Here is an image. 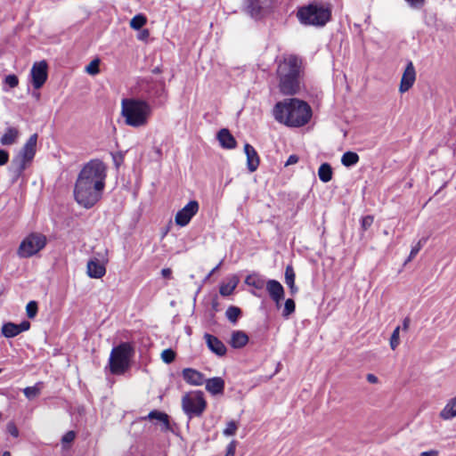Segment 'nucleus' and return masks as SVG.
I'll return each instance as SVG.
<instances>
[{
  "label": "nucleus",
  "instance_id": "nucleus-50",
  "mask_svg": "<svg viewBox=\"0 0 456 456\" xmlns=\"http://www.w3.org/2000/svg\"><path fill=\"white\" fill-rule=\"evenodd\" d=\"M150 37V31L148 29H142L137 36L139 40H146Z\"/></svg>",
  "mask_w": 456,
  "mask_h": 456
},
{
  "label": "nucleus",
  "instance_id": "nucleus-48",
  "mask_svg": "<svg viewBox=\"0 0 456 456\" xmlns=\"http://www.w3.org/2000/svg\"><path fill=\"white\" fill-rule=\"evenodd\" d=\"M9 161V153L5 150L0 149V167L4 166Z\"/></svg>",
  "mask_w": 456,
  "mask_h": 456
},
{
  "label": "nucleus",
  "instance_id": "nucleus-2",
  "mask_svg": "<svg viewBox=\"0 0 456 456\" xmlns=\"http://www.w3.org/2000/svg\"><path fill=\"white\" fill-rule=\"evenodd\" d=\"M276 121L291 127H300L309 122L312 109L308 103L297 98L279 102L273 108Z\"/></svg>",
  "mask_w": 456,
  "mask_h": 456
},
{
  "label": "nucleus",
  "instance_id": "nucleus-32",
  "mask_svg": "<svg viewBox=\"0 0 456 456\" xmlns=\"http://www.w3.org/2000/svg\"><path fill=\"white\" fill-rule=\"evenodd\" d=\"M238 282V279L236 277H232L227 283L220 286V294L224 297L232 295L237 287Z\"/></svg>",
  "mask_w": 456,
  "mask_h": 456
},
{
  "label": "nucleus",
  "instance_id": "nucleus-24",
  "mask_svg": "<svg viewBox=\"0 0 456 456\" xmlns=\"http://www.w3.org/2000/svg\"><path fill=\"white\" fill-rule=\"evenodd\" d=\"M248 342V335L242 330H234L232 333L229 344L233 348H241Z\"/></svg>",
  "mask_w": 456,
  "mask_h": 456
},
{
  "label": "nucleus",
  "instance_id": "nucleus-21",
  "mask_svg": "<svg viewBox=\"0 0 456 456\" xmlns=\"http://www.w3.org/2000/svg\"><path fill=\"white\" fill-rule=\"evenodd\" d=\"M20 135V130L14 126L5 128L4 134L0 137V143L3 146H10L15 144Z\"/></svg>",
  "mask_w": 456,
  "mask_h": 456
},
{
  "label": "nucleus",
  "instance_id": "nucleus-55",
  "mask_svg": "<svg viewBox=\"0 0 456 456\" xmlns=\"http://www.w3.org/2000/svg\"><path fill=\"white\" fill-rule=\"evenodd\" d=\"M222 264H223V260H222V261H220V263H219L216 267H214V268L212 269V271H211V272H210V273H209V276H210V275H212L215 272H216V271L220 268V266L222 265Z\"/></svg>",
  "mask_w": 456,
  "mask_h": 456
},
{
  "label": "nucleus",
  "instance_id": "nucleus-27",
  "mask_svg": "<svg viewBox=\"0 0 456 456\" xmlns=\"http://www.w3.org/2000/svg\"><path fill=\"white\" fill-rule=\"evenodd\" d=\"M332 168L330 164L322 163L318 169V176L323 183H328L332 179Z\"/></svg>",
  "mask_w": 456,
  "mask_h": 456
},
{
  "label": "nucleus",
  "instance_id": "nucleus-39",
  "mask_svg": "<svg viewBox=\"0 0 456 456\" xmlns=\"http://www.w3.org/2000/svg\"><path fill=\"white\" fill-rule=\"evenodd\" d=\"M175 358V353L170 348L165 349L161 353V359L166 363H171L174 362Z\"/></svg>",
  "mask_w": 456,
  "mask_h": 456
},
{
  "label": "nucleus",
  "instance_id": "nucleus-57",
  "mask_svg": "<svg viewBox=\"0 0 456 456\" xmlns=\"http://www.w3.org/2000/svg\"><path fill=\"white\" fill-rule=\"evenodd\" d=\"M153 72H154V73H159V68L154 69H153Z\"/></svg>",
  "mask_w": 456,
  "mask_h": 456
},
{
  "label": "nucleus",
  "instance_id": "nucleus-16",
  "mask_svg": "<svg viewBox=\"0 0 456 456\" xmlns=\"http://www.w3.org/2000/svg\"><path fill=\"white\" fill-rule=\"evenodd\" d=\"M205 341L209 350L218 356H224L226 354L225 345L216 337L206 333L204 335Z\"/></svg>",
  "mask_w": 456,
  "mask_h": 456
},
{
  "label": "nucleus",
  "instance_id": "nucleus-28",
  "mask_svg": "<svg viewBox=\"0 0 456 456\" xmlns=\"http://www.w3.org/2000/svg\"><path fill=\"white\" fill-rule=\"evenodd\" d=\"M285 282L289 287L291 293L297 292V288L295 285V272L291 265H288L285 270Z\"/></svg>",
  "mask_w": 456,
  "mask_h": 456
},
{
  "label": "nucleus",
  "instance_id": "nucleus-20",
  "mask_svg": "<svg viewBox=\"0 0 456 456\" xmlns=\"http://www.w3.org/2000/svg\"><path fill=\"white\" fill-rule=\"evenodd\" d=\"M244 151L247 156V167L250 172H254L259 166V157L256 150L249 143L244 145Z\"/></svg>",
  "mask_w": 456,
  "mask_h": 456
},
{
  "label": "nucleus",
  "instance_id": "nucleus-34",
  "mask_svg": "<svg viewBox=\"0 0 456 456\" xmlns=\"http://www.w3.org/2000/svg\"><path fill=\"white\" fill-rule=\"evenodd\" d=\"M147 22V18L143 14H137L130 20V27L133 29H141Z\"/></svg>",
  "mask_w": 456,
  "mask_h": 456
},
{
  "label": "nucleus",
  "instance_id": "nucleus-35",
  "mask_svg": "<svg viewBox=\"0 0 456 456\" xmlns=\"http://www.w3.org/2000/svg\"><path fill=\"white\" fill-rule=\"evenodd\" d=\"M38 311L37 303L34 300L29 301L26 305V314L29 319H34Z\"/></svg>",
  "mask_w": 456,
  "mask_h": 456
},
{
  "label": "nucleus",
  "instance_id": "nucleus-8",
  "mask_svg": "<svg viewBox=\"0 0 456 456\" xmlns=\"http://www.w3.org/2000/svg\"><path fill=\"white\" fill-rule=\"evenodd\" d=\"M207 407V402L201 391H192L182 397V408L190 418L200 417Z\"/></svg>",
  "mask_w": 456,
  "mask_h": 456
},
{
  "label": "nucleus",
  "instance_id": "nucleus-13",
  "mask_svg": "<svg viewBox=\"0 0 456 456\" xmlns=\"http://www.w3.org/2000/svg\"><path fill=\"white\" fill-rule=\"evenodd\" d=\"M416 80V71L411 61H409L404 72L402 76L399 91L400 93L407 92L414 84Z\"/></svg>",
  "mask_w": 456,
  "mask_h": 456
},
{
  "label": "nucleus",
  "instance_id": "nucleus-15",
  "mask_svg": "<svg viewBox=\"0 0 456 456\" xmlns=\"http://www.w3.org/2000/svg\"><path fill=\"white\" fill-rule=\"evenodd\" d=\"M182 376L184 381L191 386H201L205 382L204 374L195 369H183Z\"/></svg>",
  "mask_w": 456,
  "mask_h": 456
},
{
  "label": "nucleus",
  "instance_id": "nucleus-4",
  "mask_svg": "<svg viewBox=\"0 0 456 456\" xmlns=\"http://www.w3.org/2000/svg\"><path fill=\"white\" fill-rule=\"evenodd\" d=\"M152 110L144 100L125 98L121 101V116L125 124L132 127H142L148 124Z\"/></svg>",
  "mask_w": 456,
  "mask_h": 456
},
{
  "label": "nucleus",
  "instance_id": "nucleus-31",
  "mask_svg": "<svg viewBox=\"0 0 456 456\" xmlns=\"http://www.w3.org/2000/svg\"><path fill=\"white\" fill-rule=\"evenodd\" d=\"M42 388H43V383L42 382H37V383H36L32 387H25L23 389V393H24V395L28 400H33V399L37 398L40 395Z\"/></svg>",
  "mask_w": 456,
  "mask_h": 456
},
{
  "label": "nucleus",
  "instance_id": "nucleus-53",
  "mask_svg": "<svg viewBox=\"0 0 456 456\" xmlns=\"http://www.w3.org/2000/svg\"><path fill=\"white\" fill-rule=\"evenodd\" d=\"M171 273H172V272L169 268H164L161 271V274L165 278H169L171 276Z\"/></svg>",
  "mask_w": 456,
  "mask_h": 456
},
{
  "label": "nucleus",
  "instance_id": "nucleus-43",
  "mask_svg": "<svg viewBox=\"0 0 456 456\" xmlns=\"http://www.w3.org/2000/svg\"><path fill=\"white\" fill-rule=\"evenodd\" d=\"M373 220L372 216H366L362 218V228L363 231L368 230L371 226Z\"/></svg>",
  "mask_w": 456,
  "mask_h": 456
},
{
  "label": "nucleus",
  "instance_id": "nucleus-29",
  "mask_svg": "<svg viewBox=\"0 0 456 456\" xmlns=\"http://www.w3.org/2000/svg\"><path fill=\"white\" fill-rule=\"evenodd\" d=\"M245 282L251 287H254L256 289H262L265 285H266V282L265 280L257 275V274H249L246 277Z\"/></svg>",
  "mask_w": 456,
  "mask_h": 456
},
{
  "label": "nucleus",
  "instance_id": "nucleus-37",
  "mask_svg": "<svg viewBox=\"0 0 456 456\" xmlns=\"http://www.w3.org/2000/svg\"><path fill=\"white\" fill-rule=\"evenodd\" d=\"M238 428V423L234 420H231L226 424V427L224 429L223 434L226 436H233L236 434Z\"/></svg>",
  "mask_w": 456,
  "mask_h": 456
},
{
  "label": "nucleus",
  "instance_id": "nucleus-3",
  "mask_svg": "<svg viewBox=\"0 0 456 456\" xmlns=\"http://www.w3.org/2000/svg\"><path fill=\"white\" fill-rule=\"evenodd\" d=\"M302 71V59L295 54H287L282 57L277 67L279 88L284 95L296 94L300 89V73Z\"/></svg>",
  "mask_w": 456,
  "mask_h": 456
},
{
  "label": "nucleus",
  "instance_id": "nucleus-23",
  "mask_svg": "<svg viewBox=\"0 0 456 456\" xmlns=\"http://www.w3.org/2000/svg\"><path fill=\"white\" fill-rule=\"evenodd\" d=\"M217 139L223 148L234 149L236 147L235 138L226 128H223L218 132Z\"/></svg>",
  "mask_w": 456,
  "mask_h": 456
},
{
  "label": "nucleus",
  "instance_id": "nucleus-41",
  "mask_svg": "<svg viewBox=\"0 0 456 456\" xmlns=\"http://www.w3.org/2000/svg\"><path fill=\"white\" fill-rule=\"evenodd\" d=\"M4 83L11 88H14L19 84L18 77L16 75H8L4 78Z\"/></svg>",
  "mask_w": 456,
  "mask_h": 456
},
{
  "label": "nucleus",
  "instance_id": "nucleus-10",
  "mask_svg": "<svg viewBox=\"0 0 456 456\" xmlns=\"http://www.w3.org/2000/svg\"><path fill=\"white\" fill-rule=\"evenodd\" d=\"M200 208L199 202L197 200L189 201L182 209H180L175 216V222L178 226H186L192 217L198 213Z\"/></svg>",
  "mask_w": 456,
  "mask_h": 456
},
{
  "label": "nucleus",
  "instance_id": "nucleus-56",
  "mask_svg": "<svg viewBox=\"0 0 456 456\" xmlns=\"http://www.w3.org/2000/svg\"><path fill=\"white\" fill-rule=\"evenodd\" d=\"M2 456H11L9 452H4Z\"/></svg>",
  "mask_w": 456,
  "mask_h": 456
},
{
  "label": "nucleus",
  "instance_id": "nucleus-42",
  "mask_svg": "<svg viewBox=\"0 0 456 456\" xmlns=\"http://www.w3.org/2000/svg\"><path fill=\"white\" fill-rule=\"evenodd\" d=\"M421 248H422V240H419V242L414 247H412V248L410 252L409 257L406 260V263L411 261V259H413L416 256V255L419 252Z\"/></svg>",
  "mask_w": 456,
  "mask_h": 456
},
{
  "label": "nucleus",
  "instance_id": "nucleus-45",
  "mask_svg": "<svg viewBox=\"0 0 456 456\" xmlns=\"http://www.w3.org/2000/svg\"><path fill=\"white\" fill-rule=\"evenodd\" d=\"M413 9H420L424 6L426 0H405Z\"/></svg>",
  "mask_w": 456,
  "mask_h": 456
},
{
  "label": "nucleus",
  "instance_id": "nucleus-26",
  "mask_svg": "<svg viewBox=\"0 0 456 456\" xmlns=\"http://www.w3.org/2000/svg\"><path fill=\"white\" fill-rule=\"evenodd\" d=\"M143 419H157L163 424V429L168 430L170 428L168 415L165 412L159 411H151L147 417Z\"/></svg>",
  "mask_w": 456,
  "mask_h": 456
},
{
  "label": "nucleus",
  "instance_id": "nucleus-46",
  "mask_svg": "<svg viewBox=\"0 0 456 456\" xmlns=\"http://www.w3.org/2000/svg\"><path fill=\"white\" fill-rule=\"evenodd\" d=\"M76 437V434L74 431H69L67 432L61 438V442L63 444H69V443H72L74 441Z\"/></svg>",
  "mask_w": 456,
  "mask_h": 456
},
{
  "label": "nucleus",
  "instance_id": "nucleus-44",
  "mask_svg": "<svg viewBox=\"0 0 456 456\" xmlns=\"http://www.w3.org/2000/svg\"><path fill=\"white\" fill-rule=\"evenodd\" d=\"M236 447H237V441H235V440L231 441L229 443V444L227 445L226 452H225L224 456H234Z\"/></svg>",
  "mask_w": 456,
  "mask_h": 456
},
{
  "label": "nucleus",
  "instance_id": "nucleus-6",
  "mask_svg": "<svg viewBox=\"0 0 456 456\" xmlns=\"http://www.w3.org/2000/svg\"><path fill=\"white\" fill-rule=\"evenodd\" d=\"M37 142V134H33L29 136L19 153L12 159L9 171L12 175V182H16L32 162L36 155Z\"/></svg>",
  "mask_w": 456,
  "mask_h": 456
},
{
  "label": "nucleus",
  "instance_id": "nucleus-5",
  "mask_svg": "<svg viewBox=\"0 0 456 456\" xmlns=\"http://www.w3.org/2000/svg\"><path fill=\"white\" fill-rule=\"evenodd\" d=\"M297 17L304 25L323 27L331 18V9L328 4L314 2L300 7Z\"/></svg>",
  "mask_w": 456,
  "mask_h": 456
},
{
  "label": "nucleus",
  "instance_id": "nucleus-1",
  "mask_svg": "<svg viewBox=\"0 0 456 456\" xmlns=\"http://www.w3.org/2000/svg\"><path fill=\"white\" fill-rule=\"evenodd\" d=\"M106 166L100 159L87 162L79 172L75 186L74 198L85 208H93L102 198L105 187Z\"/></svg>",
  "mask_w": 456,
  "mask_h": 456
},
{
  "label": "nucleus",
  "instance_id": "nucleus-19",
  "mask_svg": "<svg viewBox=\"0 0 456 456\" xmlns=\"http://www.w3.org/2000/svg\"><path fill=\"white\" fill-rule=\"evenodd\" d=\"M86 273L89 277L100 279L106 273V268L97 258L90 259L87 262Z\"/></svg>",
  "mask_w": 456,
  "mask_h": 456
},
{
  "label": "nucleus",
  "instance_id": "nucleus-51",
  "mask_svg": "<svg viewBox=\"0 0 456 456\" xmlns=\"http://www.w3.org/2000/svg\"><path fill=\"white\" fill-rule=\"evenodd\" d=\"M366 379L370 384H376L379 382V379L374 374L371 373L367 374Z\"/></svg>",
  "mask_w": 456,
  "mask_h": 456
},
{
  "label": "nucleus",
  "instance_id": "nucleus-12",
  "mask_svg": "<svg viewBox=\"0 0 456 456\" xmlns=\"http://www.w3.org/2000/svg\"><path fill=\"white\" fill-rule=\"evenodd\" d=\"M30 328V322L23 321L20 324L13 322H6L2 327V334L8 338H14L23 331L28 330Z\"/></svg>",
  "mask_w": 456,
  "mask_h": 456
},
{
  "label": "nucleus",
  "instance_id": "nucleus-38",
  "mask_svg": "<svg viewBox=\"0 0 456 456\" xmlns=\"http://www.w3.org/2000/svg\"><path fill=\"white\" fill-rule=\"evenodd\" d=\"M399 334H400V327L397 326L392 335H391V338H390V347L392 350H395L400 344V338H399Z\"/></svg>",
  "mask_w": 456,
  "mask_h": 456
},
{
  "label": "nucleus",
  "instance_id": "nucleus-40",
  "mask_svg": "<svg viewBox=\"0 0 456 456\" xmlns=\"http://www.w3.org/2000/svg\"><path fill=\"white\" fill-rule=\"evenodd\" d=\"M100 61L98 59L93 60L86 68V70L90 75H96L99 73Z\"/></svg>",
  "mask_w": 456,
  "mask_h": 456
},
{
  "label": "nucleus",
  "instance_id": "nucleus-49",
  "mask_svg": "<svg viewBox=\"0 0 456 456\" xmlns=\"http://www.w3.org/2000/svg\"><path fill=\"white\" fill-rule=\"evenodd\" d=\"M297 162H298V157L297 155L293 154L289 157V159H287V161L285 163V166L288 167L290 165H294Z\"/></svg>",
  "mask_w": 456,
  "mask_h": 456
},
{
  "label": "nucleus",
  "instance_id": "nucleus-47",
  "mask_svg": "<svg viewBox=\"0 0 456 456\" xmlns=\"http://www.w3.org/2000/svg\"><path fill=\"white\" fill-rule=\"evenodd\" d=\"M7 431L13 437L19 436V430L13 422H9L7 424Z\"/></svg>",
  "mask_w": 456,
  "mask_h": 456
},
{
  "label": "nucleus",
  "instance_id": "nucleus-25",
  "mask_svg": "<svg viewBox=\"0 0 456 456\" xmlns=\"http://www.w3.org/2000/svg\"><path fill=\"white\" fill-rule=\"evenodd\" d=\"M439 416L444 420L452 419L456 417V395L446 403Z\"/></svg>",
  "mask_w": 456,
  "mask_h": 456
},
{
  "label": "nucleus",
  "instance_id": "nucleus-52",
  "mask_svg": "<svg viewBox=\"0 0 456 456\" xmlns=\"http://www.w3.org/2000/svg\"><path fill=\"white\" fill-rule=\"evenodd\" d=\"M419 456H438V452L435 450L421 452Z\"/></svg>",
  "mask_w": 456,
  "mask_h": 456
},
{
  "label": "nucleus",
  "instance_id": "nucleus-17",
  "mask_svg": "<svg viewBox=\"0 0 456 456\" xmlns=\"http://www.w3.org/2000/svg\"><path fill=\"white\" fill-rule=\"evenodd\" d=\"M141 88L149 98L160 97L165 92V86L162 82L149 83L147 80H143Z\"/></svg>",
  "mask_w": 456,
  "mask_h": 456
},
{
  "label": "nucleus",
  "instance_id": "nucleus-18",
  "mask_svg": "<svg viewBox=\"0 0 456 456\" xmlns=\"http://www.w3.org/2000/svg\"><path fill=\"white\" fill-rule=\"evenodd\" d=\"M273 6V0H250L248 8L253 17L257 18Z\"/></svg>",
  "mask_w": 456,
  "mask_h": 456
},
{
  "label": "nucleus",
  "instance_id": "nucleus-7",
  "mask_svg": "<svg viewBox=\"0 0 456 456\" xmlns=\"http://www.w3.org/2000/svg\"><path fill=\"white\" fill-rule=\"evenodd\" d=\"M134 352L133 346L127 342L114 347L109 361L110 372L115 375L123 374L129 367Z\"/></svg>",
  "mask_w": 456,
  "mask_h": 456
},
{
  "label": "nucleus",
  "instance_id": "nucleus-54",
  "mask_svg": "<svg viewBox=\"0 0 456 456\" xmlns=\"http://www.w3.org/2000/svg\"><path fill=\"white\" fill-rule=\"evenodd\" d=\"M409 325H410V319L405 318L403 322V330H407L409 329Z\"/></svg>",
  "mask_w": 456,
  "mask_h": 456
},
{
  "label": "nucleus",
  "instance_id": "nucleus-33",
  "mask_svg": "<svg viewBox=\"0 0 456 456\" xmlns=\"http://www.w3.org/2000/svg\"><path fill=\"white\" fill-rule=\"evenodd\" d=\"M240 315L241 310L237 306L231 305L225 311L226 318L232 323H236Z\"/></svg>",
  "mask_w": 456,
  "mask_h": 456
},
{
  "label": "nucleus",
  "instance_id": "nucleus-36",
  "mask_svg": "<svg viewBox=\"0 0 456 456\" xmlns=\"http://www.w3.org/2000/svg\"><path fill=\"white\" fill-rule=\"evenodd\" d=\"M295 307L296 305L294 300L291 298H288L284 304V308L282 312L283 317L288 318L292 313L295 312Z\"/></svg>",
  "mask_w": 456,
  "mask_h": 456
},
{
  "label": "nucleus",
  "instance_id": "nucleus-30",
  "mask_svg": "<svg viewBox=\"0 0 456 456\" xmlns=\"http://www.w3.org/2000/svg\"><path fill=\"white\" fill-rule=\"evenodd\" d=\"M359 155L354 151H346L342 155L341 163L346 167H353L359 162Z\"/></svg>",
  "mask_w": 456,
  "mask_h": 456
},
{
  "label": "nucleus",
  "instance_id": "nucleus-22",
  "mask_svg": "<svg viewBox=\"0 0 456 456\" xmlns=\"http://www.w3.org/2000/svg\"><path fill=\"white\" fill-rule=\"evenodd\" d=\"M206 389L213 395H222L224 390V380L220 377L205 379Z\"/></svg>",
  "mask_w": 456,
  "mask_h": 456
},
{
  "label": "nucleus",
  "instance_id": "nucleus-11",
  "mask_svg": "<svg viewBox=\"0 0 456 456\" xmlns=\"http://www.w3.org/2000/svg\"><path fill=\"white\" fill-rule=\"evenodd\" d=\"M31 82L35 89H40L47 79V63L45 61L35 62L30 70Z\"/></svg>",
  "mask_w": 456,
  "mask_h": 456
},
{
  "label": "nucleus",
  "instance_id": "nucleus-9",
  "mask_svg": "<svg viewBox=\"0 0 456 456\" xmlns=\"http://www.w3.org/2000/svg\"><path fill=\"white\" fill-rule=\"evenodd\" d=\"M45 245L46 237L44 234L32 232L21 241L18 255L20 257H30L43 249Z\"/></svg>",
  "mask_w": 456,
  "mask_h": 456
},
{
  "label": "nucleus",
  "instance_id": "nucleus-14",
  "mask_svg": "<svg viewBox=\"0 0 456 456\" xmlns=\"http://www.w3.org/2000/svg\"><path fill=\"white\" fill-rule=\"evenodd\" d=\"M266 290L271 298L275 302L276 306L280 307L281 300L284 297V289L282 285L275 280H269L266 281Z\"/></svg>",
  "mask_w": 456,
  "mask_h": 456
}]
</instances>
